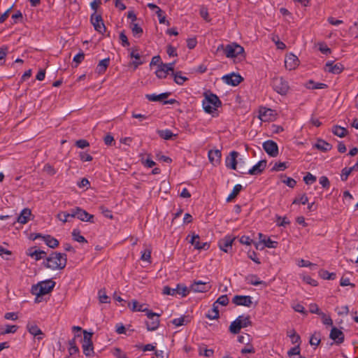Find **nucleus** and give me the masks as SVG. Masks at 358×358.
<instances>
[{
    "label": "nucleus",
    "mask_w": 358,
    "mask_h": 358,
    "mask_svg": "<svg viewBox=\"0 0 358 358\" xmlns=\"http://www.w3.org/2000/svg\"><path fill=\"white\" fill-rule=\"evenodd\" d=\"M67 263V257L65 253L52 252L43 262L44 266L52 270H62Z\"/></svg>",
    "instance_id": "nucleus-1"
},
{
    "label": "nucleus",
    "mask_w": 358,
    "mask_h": 358,
    "mask_svg": "<svg viewBox=\"0 0 358 358\" xmlns=\"http://www.w3.org/2000/svg\"><path fill=\"white\" fill-rule=\"evenodd\" d=\"M174 69H157L155 73L158 78H166L168 76L171 77V73Z\"/></svg>",
    "instance_id": "nucleus-37"
},
{
    "label": "nucleus",
    "mask_w": 358,
    "mask_h": 358,
    "mask_svg": "<svg viewBox=\"0 0 358 358\" xmlns=\"http://www.w3.org/2000/svg\"><path fill=\"white\" fill-rule=\"evenodd\" d=\"M332 132L334 135L340 138H343L347 135L348 130L341 126L335 125L332 128Z\"/></svg>",
    "instance_id": "nucleus-39"
},
{
    "label": "nucleus",
    "mask_w": 358,
    "mask_h": 358,
    "mask_svg": "<svg viewBox=\"0 0 358 358\" xmlns=\"http://www.w3.org/2000/svg\"><path fill=\"white\" fill-rule=\"evenodd\" d=\"M99 301L102 303H110L109 297L106 294L105 292L100 290L99 292Z\"/></svg>",
    "instance_id": "nucleus-62"
},
{
    "label": "nucleus",
    "mask_w": 358,
    "mask_h": 358,
    "mask_svg": "<svg viewBox=\"0 0 358 358\" xmlns=\"http://www.w3.org/2000/svg\"><path fill=\"white\" fill-rule=\"evenodd\" d=\"M71 215L83 222L94 223V215L88 213L85 210L80 207L72 208Z\"/></svg>",
    "instance_id": "nucleus-9"
},
{
    "label": "nucleus",
    "mask_w": 358,
    "mask_h": 358,
    "mask_svg": "<svg viewBox=\"0 0 358 358\" xmlns=\"http://www.w3.org/2000/svg\"><path fill=\"white\" fill-rule=\"evenodd\" d=\"M129 307L131 308L132 311H139V312H145V313L149 310L147 308H145V304L138 303L136 300H132L128 304Z\"/></svg>",
    "instance_id": "nucleus-30"
},
{
    "label": "nucleus",
    "mask_w": 358,
    "mask_h": 358,
    "mask_svg": "<svg viewBox=\"0 0 358 358\" xmlns=\"http://www.w3.org/2000/svg\"><path fill=\"white\" fill-rule=\"evenodd\" d=\"M18 327L17 325L7 324L5 330L1 332V334H14L17 331Z\"/></svg>",
    "instance_id": "nucleus-51"
},
{
    "label": "nucleus",
    "mask_w": 358,
    "mask_h": 358,
    "mask_svg": "<svg viewBox=\"0 0 358 358\" xmlns=\"http://www.w3.org/2000/svg\"><path fill=\"white\" fill-rule=\"evenodd\" d=\"M90 21L92 25L94 26V29L99 33L103 34V33L106 30V28L103 23L101 15H96L95 14V13H94L91 15Z\"/></svg>",
    "instance_id": "nucleus-12"
},
{
    "label": "nucleus",
    "mask_w": 358,
    "mask_h": 358,
    "mask_svg": "<svg viewBox=\"0 0 358 358\" xmlns=\"http://www.w3.org/2000/svg\"><path fill=\"white\" fill-rule=\"evenodd\" d=\"M222 79L224 81V83L231 86L238 85L243 80V78L239 73L234 72L223 76Z\"/></svg>",
    "instance_id": "nucleus-13"
},
{
    "label": "nucleus",
    "mask_w": 358,
    "mask_h": 358,
    "mask_svg": "<svg viewBox=\"0 0 358 358\" xmlns=\"http://www.w3.org/2000/svg\"><path fill=\"white\" fill-rule=\"evenodd\" d=\"M157 134L159 136L164 140H171L173 138L177 137V134H173L170 129H161L157 131Z\"/></svg>",
    "instance_id": "nucleus-28"
},
{
    "label": "nucleus",
    "mask_w": 358,
    "mask_h": 358,
    "mask_svg": "<svg viewBox=\"0 0 358 358\" xmlns=\"http://www.w3.org/2000/svg\"><path fill=\"white\" fill-rule=\"evenodd\" d=\"M72 209L69 210V212H60L57 215V217L58 220L65 223L67 222H70V218H74V216L71 215Z\"/></svg>",
    "instance_id": "nucleus-41"
},
{
    "label": "nucleus",
    "mask_w": 358,
    "mask_h": 358,
    "mask_svg": "<svg viewBox=\"0 0 358 358\" xmlns=\"http://www.w3.org/2000/svg\"><path fill=\"white\" fill-rule=\"evenodd\" d=\"M224 51L227 57L233 58L235 63H238L245 59L244 48L236 43L227 45Z\"/></svg>",
    "instance_id": "nucleus-3"
},
{
    "label": "nucleus",
    "mask_w": 358,
    "mask_h": 358,
    "mask_svg": "<svg viewBox=\"0 0 358 358\" xmlns=\"http://www.w3.org/2000/svg\"><path fill=\"white\" fill-rule=\"evenodd\" d=\"M26 328L30 334L36 337L37 340L40 341L42 339V337L40 336L43 335V334L35 322H28Z\"/></svg>",
    "instance_id": "nucleus-19"
},
{
    "label": "nucleus",
    "mask_w": 358,
    "mask_h": 358,
    "mask_svg": "<svg viewBox=\"0 0 358 358\" xmlns=\"http://www.w3.org/2000/svg\"><path fill=\"white\" fill-rule=\"evenodd\" d=\"M92 334L86 331H83V350L87 357H92L94 355V348L92 341Z\"/></svg>",
    "instance_id": "nucleus-8"
},
{
    "label": "nucleus",
    "mask_w": 358,
    "mask_h": 358,
    "mask_svg": "<svg viewBox=\"0 0 358 358\" xmlns=\"http://www.w3.org/2000/svg\"><path fill=\"white\" fill-rule=\"evenodd\" d=\"M215 301L218 304L225 306L229 303V299L227 297V295L224 294L218 297V299Z\"/></svg>",
    "instance_id": "nucleus-63"
},
{
    "label": "nucleus",
    "mask_w": 358,
    "mask_h": 358,
    "mask_svg": "<svg viewBox=\"0 0 358 358\" xmlns=\"http://www.w3.org/2000/svg\"><path fill=\"white\" fill-rule=\"evenodd\" d=\"M252 296L246 295H236L232 299V302L236 306L250 307L252 301Z\"/></svg>",
    "instance_id": "nucleus-15"
},
{
    "label": "nucleus",
    "mask_w": 358,
    "mask_h": 358,
    "mask_svg": "<svg viewBox=\"0 0 358 358\" xmlns=\"http://www.w3.org/2000/svg\"><path fill=\"white\" fill-rule=\"evenodd\" d=\"M319 275L324 280H334L336 277V273H329L328 271L326 270H320L319 271Z\"/></svg>",
    "instance_id": "nucleus-44"
},
{
    "label": "nucleus",
    "mask_w": 358,
    "mask_h": 358,
    "mask_svg": "<svg viewBox=\"0 0 358 358\" xmlns=\"http://www.w3.org/2000/svg\"><path fill=\"white\" fill-rule=\"evenodd\" d=\"M300 61L298 57L292 53L287 54L285 59V67H298Z\"/></svg>",
    "instance_id": "nucleus-25"
},
{
    "label": "nucleus",
    "mask_w": 358,
    "mask_h": 358,
    "mask_svg": "<svg viewBox=\"0 0 358 358\" xmlns=\"http://www.w3.org/2000/svg\"><path fill=\"white\" fill-rule=\"evenodd\" d=\"M174 64V62H170L167 64H163L161 62V57L157 55L152 57L150 66H157V67H172V66Z\"/></svg>",
    "instance_id": "nucleus-33"
},
{
    "label": "nucleus",
    "mask_w": 358,
    "mask_h": 358,
    "mask_svg": "<svg viewBox=\"0 0 358 358\" xmlns=\"http://www.w3.org/2000/svg\"><path fill=\"white\" fill-rule=\"evenodd\" d=\"M75 145L76 147L84 149L90 146L89 142L85 139H79L76 141Z\"/></svg>",
    "instance_id": "nucleus-58"
},
{
    "label": "nucleus",
    "mask_w": 358,
    "mask_h": 358,
    "mask_svg": "<svg viewBox=\"0 0 358 358\" xmlns=\"http://www.w3.org/2000/svg\"><path fill=\"white\" fill-rule=\"evenodd\" d=\"M162 293L166 295H180L182 297H185L189 294V290L186 285L180 283L177 285L176 288H171L169 286L164 287Z\"/></svg>",
    "instance_id": "nucleus-5"
},
{
    "label": "nucleus",
    "mask_w": 358,
    "mask_h": 358,
    "mask_svg": "<svg viewBox=\"0 0 358 358\" xmlns=\"http://www.w3.org/2000/svg\"><path fill=\"white\" fill-rule=\"evenodd\" d=\"M288 355L292 358L293 357H298L300 355V347L299 344L292 348L288 352Z\"/></svg>",
    "instance_id": "nucleus-49"
},
{
    "label": "nucleus",
    "mask_w": 358,
    "mask_h": 358,
    "mask_svg": "<svg viewBox=\"0 0 358 358\" xmlns=\"http://www.w3.org/2000/svg\"><path fill=\"white\" fill-rule=\"evenodd\" d=\"M308 196L304 194L296 197L292 202L293 204L301 203L305 205L308 203Z\"/></svg>",
    "instance_id": "nucleus-48"
},
{
    "label": "nucleus",
    "mask_w": 358,
    "mask_h": 358,
    "mask_svg": "<svg viewBox=\"0 0 358 358\" xmlns=\"http://www.w3.org/2000/svg\"><path fill=\"white\" fill-rule=\"evenodd\" d=\"M210 288L209 282H203L201 280L194 281L189 287V292H206Z\"/></svg>",
    "instance_id": "nucleus-14"
},
{
    "label": "nucleus",
    "mask_w": 358,
    "mask_h": 358,
    "mask_svg": "<svg viewBox=\"0 0 358 358\" xmlns=\"http://www.w3.org/2000/svg\"><path fill=\"white\" fill-rule=\"evenodd\" d=\"M242 318L241 320V325L243 328L247 327L248 326L252 325V322L250 320V317L249 315L244 316V315H240Z\"/></svg>",
    "instance_id": "nucleus-59"
},
{
    "label": "nucleus",
    "mask_w": 358,
    "mask_h": 358,
    "mask_svg": "<svg viewBox=\"0 0 358 358\" xmlns=\"http://www.w3.org/2000/svg\"><path fill=\"white\" fill-rule=\"evenodd\" d=\"M258 236L259 239L260 240V243H262L264 248H276L278 247V242L272 241L269 237H267L266 235H264L262 233H259Z\"/></svg>",
    "instance_id": "nucleus-22"
},
{
    "label": "nucleus",
    "mask_w": 358,
    "mask_h": 358,
    "mask_svg": "<svg viewBox=\"0 0 358 358\" xmlns=\"http://www.w3.org/2000/svg\"><path fill=\"white\" fill-rule=\"evenodd\" d=\"M317 178L315 176L311 174L310 173H308L304 177H303V181L307 185H311L313 182L316 181Z\"/></svg>",
    "instance_id": "nucleus-52"
},
{
    "label": "nucleus",
    "mask_w": 358,
    "mask_h": 358,
    "mask_svg": "<svg viewBox=\"0 0 358 358\" xmlns=\"http://www.w3.org/2000/svg\"><path fill=\"white\" fill-rule=\"evenodd\" d=\"M148 320L145 321L146 329L148 331H156L160 324V315L148 310L145 313Z\"/></svg>",
    "instance_id": "nucleus-6"
},
{
    "label": "nucleus",
    "mask_w": 358,
    "mask_h": 358,
    "mask_svg": "<svg viewBox=\"0 0 358 358\" xmlns=\"http://www.w3.org/2000/svg\"><path fill=\"white\" fill-rule=\"evenodd\" d=\"M242 189H243V187L241 185H240V184L236 185L234 187L233 190L231 192V194L227 198V201H228V202L231 201L233 199H234L239 194V192L242 190Z\"/></svg>",
    "instance_id": "nucleus-43"
},
{
    "label": "nucleus",
    "mask_w": 358,
    "mask_h": 358,
    "mask_svg": "<svg viewBox=\"0 0 358 358\" xmlns=\"http://www.w3.org/2000/svg\"><path fill=\"white\" fill-rule=\"evenodd\" d=\"M131 57L135 59V60L132 62L135 67H138V66L142 65L145 62V57H141L140 55L135 50L131 51Z\"/></svg>",
    "instance_id": "nucleus-34"
},
{
    "label": "nucleus",
    "mask_w": 358,
    "mask_h": 358,
    "mask_svg": "<svg viewBox=\"0 0 358 358\" xmlns=\"http://www.w3.org/2000/svg\"><path fill=\"white\" fill-rule=\"evenodd\" d=\"M203 97L202 107L206 113L211 114L222 106L219 97L209 90L203 93Z\"/></svg>",
    "instance_id": "nucleus-2"
},
{
    "label": "nucleus",
    "mask_w": 358,
    "mask_h": 358,
    "mask_svg": "<svg viewBox=\"0 0 358 358\" xmlns=\"http://www.w3.org/2000/svg\"><path fill=\"white\" fill-rule=\"evenodd\" d=\"M266 166V160H260L255 165H254L251 169L248 170H239L238 173L240 174H250L252 176L259 175L263 172Z\"/></svg>",
    "instance_id": "nucleus-10"
},
{
    "label": "nucleus",
    "mask_w": 358,
    "mask_h": 358,
    "mask_svg": "<svg viewBox=\"0 0 358 358\" xmlns=\"http://www.w3.org/2000/svg\"><path fill=\"white\" fill-rule=\"evenodd\" d=\"M234 238H232L231 236H225L224 238L221 239L218 243L220 249L224 251V252H229L230 250L232 249V243L234 242Z\"/></svg>",
    "instance_id": "nucleus-20"
},
{
    "label": "nucleus",
    "mask_w": 358,
    "mask_h": 358,
    "mask_svg": "<svg viewBox=\"0 0 358 358\" xmlns=\"http://www.w3.org/2000/svg\"><path fill=\"white\" fill-rule=\"evenodd\" d=\"M141 259L143 261H145L148 262H150L151 259V250L150 249H145L143 252H141Z\"/></svg>",
    "instance_id": "nucleus-56"
},
{
    "label": "nucleus",
    "mask_w": 358,
    "mask_h": 358,
    "mask_svg": "<svg viewBox=\"0 0 358 358\" xmlns=\"http://www.w3.org/2000/svg\"><path fill=\"white\" fill-rule=\"evenodd\" d=\"M99 210H100L101 213H102V215L104 217H106L107 218H109V219H113V215L112 214V212L108 208L105 207L104 206H101L99 207Z\"/></svg>",
    "instance_id": "nucleus-50"
},
{
    "label": "nucleus",
    "mask_w": 358,
    "mask_h": 358,
    "mask_svg": "<svg viewBox=\"0 0 358 358\" xmlns=\"http://www.w3.org/2000/svg\"><path fill=\"white\" fill-rule=\"evenodd\" d=\"M320 343V335L317 334H314L311 336L310 338V344L312 346H317Z\"/></svg>",
    "instance_id": "nucleus-54"
},
{
    "label": "nucleus",
    "mask_w": 358,
    "mask_h": 358,
    "mask_svg": "<svg viewBox=\"0 0 358 358\" xmlns=\"http://www.w3.org/2000/svg\"><path fill=\"white\" fill-rule=\"evenodd\" d=\"M221 152L219 150H210L208 151V159L212 163H217L221 159Z\"/></svg>",
    "instance_id": "nucleus-35"
},
{
    "label": "nucleus",
    "mask_w": 358,
    "mask_h": 358,
    "mask_svg": "<svg viewBox=\"0 0 358 358\" xmlns=\"http://www.w3.org/2000/svg\"><path fill=\"white\" fill-rule=\"evenodd\" d=\"M353 171L351 167H345L342 169L341 179L342 181H346L350 174Z\"/></svg>",
    "instance_id": "nucleus-47"
},
{
    "label": "nucleus",
    "mask_w": 358,
    "mask_h": 358,
    "mask_svg": "<svg viewBox=\"0 0 358 358\" xmlns=\"http://www.w3.org/2000/svg\"><path fill=\"white\" fill-rule=\"evenodd\" d=\"M304 86L309 90H317V89H324L327 87V85L322 83H316L313 80H309L307 81Z\"/></svg>",
    "instance_id": "nucleus-31"
},
{
    "label": "nucleus",
    "mask_w": 358,
    "mask_h": 358,
    "mask_svg": "<svg viewBox=\"0 0 358 358\" xmlns=\"http://www.w3.org/2000/svg\"><path fill=\"white\" fill-rule=\"evenodd\" d=\"M55 286V282L51 279H48L32 285L31 292L36 296H43L50 293Z\"/></svg>",
    "instance_id": "nucleus-4"
},
{
    "label": "nucleus",
    "mask_w": 358,
    "mask_h": 358,
    "mask_svg": "<svg viewBox=\"0 0 358 358\" xmlns=\"http://www.w3.org/2000/svg\"><path fill=\"white\" fill-rule=\"evenodd\" d=\"M271 113H272L271 109L266 108H261L259 110L258 117L262 121L266 122V121L268 120L269 116L271 115Z\"/></svg>",
    "instance_id": "nucleus-38"
},
{
    "label": "nucleus",
    "mask_w": 358,
    "mask_h": 358,
    "mask_svg": "<svg viewBox=\"0 0 358 358\" xmlns=\"http://www.w3.org/2000/svg\"><path fill=\"white\" fill-rule=\"evenodd\" d=\"M287 162H278L275 163L271 168V171H282L287 168Z\"/></svg>",
    "instance_id": "nucleus-46"
},
{
    "label": "nucleus",
    "mask_w": 358,
    "mask_h": 358,
    "mask_svg": "<svg viewBox=\"0 0 358 358\" xmlns=\"http://www.w3.org/2000/svg\"><path fill=\"white\" fill-rule=\"evenodd\" d=\"M189 243L198 250H207L210 248V244L208 242H200L199 236L194 234H192Z\"/></svg>",
    "instance_id": "nucleus-16"
},
{
    "label": "nucleus",
    "mask_w": 358,
    "mask_h": 358,
    "mask_svg": "<svg viewBox=\"0 0 358 358\" xmlns=\"http://www.w3.org/2000/svg\"><path fill=\"white\" fill-rule=\"evenodd\" d=\"M72 238L73 241L78 243H87L86 238L81 235L80 231L78 229H73L71 232Z\"/></svg>",
    "instance_id": "nucleus-40"
},
{
    "label": "nucleus",
    "mask_w": 358,
    "mask_h": 358,
    "mask_svg": "<svg viewBox=\"0 0 358 358\" xmlns=\"http://www.w3.org/2000/svg\"><path fill=\"white\" fill-rule=\"evenodd\" d=\"M171 77L173 78L174 81L180 85H183V83L188 80L187 77L183 76L181 71H176L174 70L172 71L171 73Z\"/></svg>",
    "instance_id": "nucleus-29"
},
{
    "label": "nucleus",
    "mask_w": 358,
    "mask_h": 358,
    "mask_svg": "<svg viewBox=\"0 0 358 358\" xmlns=\"http://www.w3.org/2000/svg\"><path fill=\"white\" fill-rule=\"evenodd\" d=\"M38 238H42L45 244L50 248H55L59 245V241L50 235L42 236L41 234H38L34 239H36Z\"/></svg>",
    "instance_id": "nucleus-23"
},
{
    "label": "nucleus",
    "mask_w": 358,
    "mask_h": 358,
    "mask_svg": "<svg viewBox=\"0 0 358 358\" xmlns=\"http://www.w3.org/2000/svg\"><path fill=\"white\" fill-rule=\"evenodd\" d=\"M76 337H79V336H75L73 338L69 341V352L70 355H73L79 352V348L76 345Z\"/></svg>",
    "instance_id": "nucleus-42"
},
{
    "label": "nucleus",
    "mask_w": 358,
    "mask_h": 358,
    "mask_svg": "<svg viewBox=\"0 0 358 358\" xmlns=\"http://www.w3.org/2000/svg\"><path fill=\"white\" fill-rule=\"evenodd\" d=\"M298 266L300 267H310L311 269H313L316 266V264L301 259L299 261Z\"/></svg>",
    "instance_id": "nucleus-53"
},
{
    "label": "nucleus",
    "mask_w": 358,
    "mask_h": 358,
    "mask_svg": "<svg viewBox=\"0 0 358 358\" xmlns=\"http://www.w3.org/2000/svg\"><path fill=\"white\" fill-rule=\"evenodd\" d=\"M31 215V210L25 208L22 210L20 215L16 217V220L13 222V224L16 222L24 224L29 220V217Z\"/></svg>",
    "instance_id": "nucleus-21"
},
{
    "label": "nucleus",
    "mask_w": 358,
    "mask_h": 358,
    "mask_svg": "<svg viewBox=\"0 0 358 358\" xmlns=\"http://www.w3.org/2000/svg\"><path fill=\"white\" fill-rule=\"evenodd\" d=\"M172 324L176 327H180L185 325V316H181L178 318H175L172 320Z\"/></svg>",
    "instance_id": "nucleus-57"
},
{
    "label": "nucleus",
    "mask_w": 358,
    "mask_h": 358,
    "mask_svg": "<svg viewBox=\"0 0 358 358\" xmlns=\"http://www.w3.org/2000/svg\"><path fill=\"white\" fill-rule=\"evenodd\" d=\"M315 148L321 151L327 152L332 148V145L322 139L317 140Z\"/></svg>",
    "instance_id": "nucleus-36"
},
{
    "label": "nucleus",
    "mask_w": 358,
    "mask_h": 358,
    "mask_svg": "<svg viewBox=\"0 0 358 358\" xmlns=\"http://www.w3.org/2000/svg\"><path fill=\"white\" fill-rule=\"evenodd\" d=\"M239 153L236 151L231 152L229 155L225 159L226 166L232 170H236L238 160L237 159V157Z\"/></svg>",
    "instance_id": "nucleus-17"
},
{
    "label": "nucleus",
    "mask_w": 358,
    "mask_h": 358,
    "mask_svg": "<svg viewBox=\"0 0 358 358\" xmlns=\"http://www.w3.org/2000/svg\"><path fill=\"white\" fill-rule=\"evenodd\" d=\"M27 255L36 261H38L45 257L46 252L43 250H38L36 248H30L27 250Z\"/></svg>",
    "instance_id": "nucleus-24"
},
{
    "label": "nucleus",
    "mask_w": 358,
    "mask_h": 358,
    "mask_svg": "<svg viewBox=\"0 0 358 358\" xmlns=\"http://www.w3.org/2000/svg\"><path fill=\"white\" fill-rule=\"evenodd\" d=\"M273 90L281 95H285L289 90L288 83L282 77H275L271 82Z\"/></svg>",
    "instance_id": "nucleus-7"
},
{
    "label": "nucleus",
    "mask_w": 358,
    "mask_h": 358,
    "mask_svg": "<svg viewBox=\"0 0 358 358\" xmlns=\"http://www.w3.org/2000/svg\"><path fill=\"white\" fill-rule=\"evenodd\" d=\"M262 147L267 155L271 157H275L279 154L278 145L272 140L264 141L262 144Z\"/></svg>",
    "instance_id": "nucleus-11"
},
{
    "label": "nucleus",
    "mask_w": 358,
    "mask_h": 358,
    "mask_svg": "<svg viewBox=\"0 0 358 358\" xmlns=\"http://www.w3.org/2000/svg\"><path fill=\"white\" fill-rule=\"evenodd\" d=\"M8 52V48L3 46L0 49V66L4 65V59Z\"/></svg>",
    "instance_id": "nucleus-60"
},
{
    "label": "nucleus",
    "mask_w": 358,
    "mask_h": 358,
    "mask_svg": "<svg viewBox=\"0 0 358 358\" xmlns=\"http://www.w3.org/2000/svg\"><path fill=\"white\" fill-rule=\"evenodd\" d=\"M245 281L252 285L258 286L265 285V282L259 279L257 275L251 274L245 277Z\"/></svg>",
    "instance_id": "nucleus-32"
},
{
    "label": "nucleus",
    "mask_w": 358,
    "mask_h": 358,
    "mask_svg": "<svg viewBox=\"0 0 358 358\" xmlns=\"http://www.w3.org/2000/svg\"><path fill=\"white\" fill-rule=\"evenodd\" d=\"M288 336L290 337L291 341L293 344H300V336L295 332V331L293 330L292 332H290V334Z\"/></svg>",
    "instance_id": "nucleus-55"
},
{
    "label": "nucleus",
    "mask_w": 358,
    "mask_h": 358,
    "mask_svg": "<svg viewBox=\"0 0 358 358\" xmlns=\"http://www.w3.org/2000/svg\"><path fill=\"white\" fill-rule=\"evenodd\" d=\"M329 338L331 340H333L334 341H335V343L337 345H339V344H341L342 343H343L344 339H345V336H344L343 332L341 330L334 327H332V329L330 331Z\"/></svg>",
    "instance_id": "nucleus-18"
},
{
    "label": "nucleus",
    "mask_w": 358,
    "mask_h": 358,
    "mask_svg": "<svg viewBox=\"0 0 358 358\" xmlns=\"http://www.w3.org/2000/svg\"><path fill=\"white\" fill-rule=\"evenodd\" d=\"M131 29L134 36L140 37L143 34V29L136 23H132Z\"/></svg>",
    "instance_id": "nucleus-45"
},
{
    "label": "nucleus",
    "mask_w": 358,
    "mask_h": 358,
    "mask_svg": "<svg viewBox=\"0 0 358 358\" xmlns=\"http://www.w3.org/2000/svg\"><path fill=\"white\" fill-rule=\"evenodd\" d=\"M241 316H238L234 321H233L229 326V331L231 333L234 334H237L240 332L241 329L243 328L241 325Z\"/></svg>",
    "instance_id": "nucleus-27"
},
{
    "label": "nucleus",
    "mask_w": 358,
    "mask_h": 358,
    "mask_svg": "<svg viewBox=\"0 0 358 358\" xmlns=\"http://www.w3.org/2000/svg\"><path fill=\"white\" fill-rule=\"evenodd\" d=\"M309 311L311 313L317 314V315H322V312L319 308L318 306L316 303H310L309 306Z\"/></svg>",
    "instance_id": "nucleus-61"
},
{
    "label": "nucleus",
    "mask_w": 358,
    "mask_h": 358,
    "mask_svg": "<svg viewBox=\"0 0 358 358\" xmlns=\"http://www.w3.org/2000/svg\"><path fill=\"white\" fill-rule=\"evenodd\" d=\"M318 46H319V50L322 53H323L324 55H328V54L331 53L330 48H329L325 43H318Z\"/></svg>",
    "instance_id": "nucleus-64"
},
{
    "label": "nucleus",
    "mask_w": 358,
    "mask_h": 358,
    "mask_svg": "<svg viewBox=\"0 0 358 358\" xmlns=\"http://www.w3.org/2000/svg\"><path fill=\"white\" fill-rule=\"evenodd\" d=\"M170 94L171 92H163L159 94H145V98L150 101H162L164 99H166Z\"/></svg>",
    "instance_id": "nucleus-26"
}]
</instances>
